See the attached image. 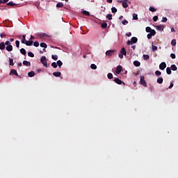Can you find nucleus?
<instances>
[{
    "label": "nucleus",
    "mask_w": 178,
    "mask_h": 178,
    "mask_svg": "<svg viewBox=\"0 0 178 178\" xmlns=\"http://www.w3.org/2000/svg\"><path fill=\"white\" fill-rule=\"evenodd\" d=\"M117 2L119 3L122 4V8H129V4L128 3H131V2L129 1V0H118Z\"/></svg>",
    "instance_id": "obj_1"
},
{
    "label": "nucleus",
    "mask_w": 178,
    "mask_h": 178,
    "mask_svg": "<svg viewBox=\"0 0 178 178\" xmlns=\"http://www.w3.org/2000/svg\"><path fill=\"white\" fill-rule=\"evenodd\" d=\"M40 62L44 67H49V65L47 63V57H45V56L40 58Z\"/></svg>",
    "instance_id": "obj_2"
},
{
    "label": "nucleus",
    "mask_w": 178,
    "mask_h": 178,
    "mask_svg": "<svg viewBox=\"0 0 178 178\" xmlns=\"http://www.w3.org/2000/svg\"><path fill=\"white\" fill-rule=\"evenodd\" d=\"M137 41H138V39L136 37H132L131 40L127 42V45H133V44L137 43Z\"/></svg>",
    "instance_id": "obj_3"
},
{
    "label": "nucleus",
    "mask_w": 178,
    "mask_h": 178,
    "mask_svg": "<svg viewBox=\"0 0 178 178\" xmlns=\"http://www.w3.org/2000/svg\"><path fill=\"white\" fill-rule=\"evenodd\" d=\"M116 54V50H108L106 51V56L108 58H111V56H113Z\"/></svg>",
    "instance_id": "obj_4"
},
{
    "label": "nucleus",
    "mask_w": 178,
    "mask_h": 178,
    "mask_svg": "<svg viewBox=\"0 0 178 178\" xmlns=\"http://www.w3.org/2000/svg\"><path fill=\"white\" fill-rule=\"evenodd\" d=\"M140 83L143 87H147V82H145V78L144 77V76H140Z\"/></svg>",
    "instance_id": "obj_5"
},
{
    "label": "nucleus",
    "mask_w": 178,
    "mask_h": 178,
    "mask_svg": "<svg viewBox=\"0 0 178 178\" xmlns=\"http://www.w3.org/2000/svg\"><path fill=\"white\" fill-rule=\"evenodd\" d=\"M122 70H123V67H122V65L117 66L115 70L116 74H120V73L122 72Z\"/></svg>",
    "instance_id": "obj_6"
},
{
    "label": "nucleus",
    "mask_w": 178,
    "mask_h": 178,
    "mask_svg": "<svg viewBox=\"0 0 178 178\" xmlns=\"http://www.w3.org/2000/svg\"><path fill=\"white\" fill-rule=\"evenodd\" d=\"M159 69H161V70H165V69H166V63H161L159 65Z\"/></svg>",
    "instance_id": "obj_7"
},
{
    "label": "nucleus",
    "mask_w": 178,
    "mask_h": 178,
    "mask_svg": "<svg viewBox=\"0 0 178 178\" xmlns=\"http://www.w3.org/2000/svg\"><path fill=\"white\" fill-rule=\"evenodd\" d=\"M114 81L115 83H116V84H119V85L123 84L124 86L125 84L124 82L122 81V80L119 79L118 78H115L114 79Z\"/></svg>",
    "instance_id": "obj_8"
},
{
    "label": "nucleus",
    "mask_w": 178,
    "mask_h": 178,
    "mask_svg": "<svg viewBox=\"0 0 178 178\" xmlns=\"http://www.w3.org/2000/svg\"><path fill=\"white\" fill-rule=\"evenodd\" d=\"M156 30H159V31H163V29H165V26L163 25H159L156 26Z\"/></svg>",
    "instance_id": "obj_9"
},
{
    "label": "nucleus",
    "mask_w": 178,
    "mask_h": 178,
    "mask_svg": "<svg viewBox=\"0 0 178 178\" xmlns=\"http://www.w3.org/2000/svg\"><path fill=\"white\" fill-rule=\"evenodd\" d=\"M34 41L33 40H26L24 44H26L27 47H31V45H33Z\"/></svg>",
    "instance_id": "obj_10"
},
{
    "label": "nucleus",
    "mask_w": 178,
    "mask_h": 178,
    "mask_svg": "<svg viewBox=\"0 0 178 178\" xmlns=\"http://www.w3.org/2000/svg\"><path fill=\"white\" fill-rule=\"evenodd\" d=\"M120 54L126 56L127 55V51H126V49L124 47H122L120 51Z\"/></svg>",
    "instance_id": "obj_11"
},
{
    "label": "nucleus",
    "mask_w": 178,
    "mask_h": 178,
    "mask_svg": "<svg viewBox=\"0 0 178 178\" xmlns=\"http://www.w3.org/2000/svg\"><path fill=\"white\" fill-rule=\"evenodd\" d=\"M62 73H60V72H55L53 73V76H54V77H60Z\"/></svg>",
    "instance_id": "obj_12"
},
{
    "label": "nucleus",
    "mask_w": 178,
    "mask_h": 178,
    "mask_svg": "<svg viewBox=\"0 0 178 178\" xmlns=\"http://www.w3.org/2000/svg\"><path fill=\"white\" fill-rule=\"evenodd\" d=\"M6 51H8V52H10L13 51V47L11 44H10L6 47Z\"/></svg>",
    "instance_id": "obj_13"
},
{
    "label": "nucleus",
    "mask_w": 178,
    "mask_h": 178,
    "mask_svg": "<svg viewBox=\"0 0 178 178\" xmlns=\"http://www.w3.org/2000/svg\"><path fill=\"white\" fill-rule=\"evenodd\" d=\"M10 74H13L14 76H19V74H17V71L15 70H11Z\"/></svg>",
    "instance_id": "obj_14"
},
{
    "label": "nucleus",
    "mask_w": 178,
    "mask_h": 178,
    "mask_svg": "<svg viewBox=\"0 0 178 178\" xmlns=\"http://www.w3.org/2000/svg\"><path fill=\"white\" fill-rule=\"evenodd\" d=\"M22 63L24 66H31V63H30V61L24 60Z\"/></svg>",
    "instance_id": "obj_15"
},
{
    "label": "nucleus",
    "mask_w": 178,
    "mask_h": 178,
    "mask_svg": "<svg viewBox=\"0 0 178 178\" xmlns=\"http://www.w3.org/2000/svg\"><path fill=\"white\" fill-rule=\"evenodd\" d=\"M8 6H17V3H13V1H10L7 3Z\"/></svg>",
    "instance_id": "obj_16"
},
{
    "label": "nucleus",
    "mask_w": 178,
    "mask_h": 178,
    "mask_svg": "<svg viewBox=\"0 0 178 178\" xmlns=\"http://www.w3.org/2000/svg\"><path fill=\"white\" fill-rule=\"evenodd\" d=\"M134 65L136 67H139V66L141 65V63H140L138 60L134 61Z\"/></svg>",
    "instance_id": "obj_17"
},
{
    "label": "nucleus",
    "mask_w": 178,
    "mask_h": 178,
    "mask_svg": "<svg viewBox=\"0 0 178 178\" xmlns=\"http://www.w3.org/2000/svg\"><path fill=\"white\" fill-rule=\"evenodd\" d=\"M28 76L29 77H34L35 76V72H34L33 71L29 72L28 73Z\"/></svg>",
    "instance_id": "obj_18"
},
{
    "label": "nucleus",
    "mask_w": 178,
    "mask_h": 178,
    "mask_svg": "<svg viewBox=\"0 0 178 178\" xmlns=\"http://www.w3.org/2000/svg\"><path fill=\"white\" fill-rule=\"evenodd\" d=\"M0 49H1V51H3V49H5V42H1L0 43Z\"/></svg>",
    "instance_id": "obj_19"
},
{
    "label": "nucleus",
    "mask_w": 178,
    "mask_h": 178,
    "mask_svg": "<svg viewBox=\"0 0 178 178\" xmlns=\"http://www.w3.org/2000/svg\"><path fill=\"white\" fill-rule=\"evenodd\" d=\"M157 83H158L159 84H162V83H163V78H162V77H159V78L157 79Z\"/></svg>",
    "instance_id": "obj_20"
},
{
    "label": "nucleus",
    "mask_w": 178,
    "mask_h": 178,
    "mask_svg": "<svg viewBox=\"0 0 178 178\" xmlns=\"http://www.w3.org/2000/svg\"><path fill=\"white\" fill-rule=\"evenodd\" d=\"M20 52H21V54H22V55H26V54H27V51H26V49H24V48H22V49H20Z\"/></svg>",
    "instance_id": "obj_21"
},
{
    "label": "nucleus",
    "mask_w": 178,
    "mask_h": 178,
    "mask_svg": "<svg viewBox=\"0 0 178 178\" xmlns=\"http://www.w3.org/2000/svg\"><path fill=\"white\" fill-rule=\"evenodd\" d=\"M27 40H26V35H22V39L21 40L22 44H24Z\"/></svg>",
    "instance_id": "obj_22"
},
{
    "label": "nucleus",
    "mask_w": 178,
    "mask_h": 178,
    "mask_svg": "<svg viewBox=\"0 0 178 178\" xmlns=\"http://www.w3.org/2000/svg\"><path fill=\"white\" fill-rule=\"evenodd\" d=\"M166 73H167V74H172V69H170V67H168L166 68Z\"/></svg>",
    "instance_id": "obj_23"
},
{
    "label": "nucleus",
    "mask_w": 178,
    "mask_h": 178,
    "mask_svg": "<svg viewBox=\"0 0 178 178\" xmlns=\"http://www.w3.org/2000/svg\"><path fill=\"white\" fill-rule=\"evenodd\" d=\"M56 8H63V3L62 2H58L57 4H56Z\"/></svg>",
    "instance_id": "obj_24"
},
{
    "label": "nucleus",
    "mask_w": 178,
    "mask_h": 178,
    "mask_svg": "<svg viewBox=\"0 0 178 178\" xmlns=\"http://www.w3.org/2000/svg\"><path fill=\"white\" fill-rule=\"evenodd\" d=\"M143 59H144V60H148V59H149V55L143 54Z\"/></svg>",
    "instance_id": "obj_25"
},
{
    "label": "nucleus",
    "mask_w": 178,
    "mask_h": 178,
    "mask_svg": "<svg viewBox=\"0 0 178 178\" xmlns=\"http://www.w3.org/2000/svg\"><path fill=\"white\" fill-rule=\"evenodd\" d=\"M171 70H173L174 72H176V70H177V67L176 66V65H171Z\"/></svg>",
    "instance_id": "obj_26"
},
{
    "label": "nucleus",
    "mask_w": 178,
    "mask_h": 178,
    "mask_svg": "<svg viewBox=\"0 0 178 178\" xmlns=\"http://www.w3.org/2000/svg\"><path fill=\"white\" fill-rule=\"evenodd\" d=\"M102 29H106L108 27V24L106 22H104L101 25Z\"/></svg>",
    "instance_id": "obj_27"
},
{
    "label": "nucleus",
    "mask_w": 178,
    "mask_h": 178,
    "mask_svg": "<svg viewBox=\"0 0 178 178\" xmlns=\"http://www.w3.org/2000/svg\"><path fill=\"white\" fill-rule=\"evenodd\" d=\"M133 20H138V15L137 14H133Z\"/></svg>",
    "instance_id": "obj_28"
},
{
    "label": "nucleus",
    "mask_w": 178,
    "mask_h": 178,
    "mask_svg": "<svg viewBox=\"0 0 178 178\" xmlns=\"http://www.w3.org/2000/svg\"><path fill=\"white\" fill-rule=\"evenodd\" d=\"M10 66H14L15 63H13V58H9Z\"/></svg>",
    "instance_id": "obj_29"
},
{
    "label": "nucleus",
    "mask_w": 178,
    "mask_h": 178,
    "mask_svg": "<svg viewBox=\"0 0 178 178\" xmlns=\"http://www.w3.org/2000/svg\"><path fill=\"white\" fill-rule=\"evenodd\" d=\"M145 30L147 33H151V31H152V29L149 26L146 27Z\"/></svg>",
    "instance_id": "obj_30"
},
{
    "label": "nucleus",
    "mask_w": 178,
    "mask_h": 178,
    "mask_svg": "<svg viewBox=\"0 0 178 178\" xmlns=\"http://www.w3.org/2000/svg\"><path fill=\"white\" fill-rule=\"evenodd\" d=\"M107 77H108V79H109L111 80V79H113V74H112V73H108L107 74Z\"/></svg>",
    "instance_id": "obj_31"
},
{
    "label": "nucleus",
    "mask_w": 178,
    "mask_h": 178,
    "mask_svg": "<svg viewBox=\"0 0 178 178\" xmlns=\"http://www.w3.org/2000/svg\"><path fill=\"white\" fill-rule=\"evenodd\" d=\"M149 10L150 12H156V10L155 8L152 7V6H150L149 8Z\"/></svg>",
    "instance_id": "obj_32"
},
{
    "label": "nucleus",
    "mask_w": 178,
    "mask_h": 178,
    "mask_svg": "<svg viewBox=\"0 0 178 178\" xmlns=\"http://www.w3.org/2000/svg\"><path fill=\"white\" fill-rule=\"evenodd\" d=\"M56 63H57V65H58L59 67H60L62 66V65H63V63H62V62L60 61V60H58Z\"/></svg>",
    "instance_id": "obj_33"
},
{
    "label": "nucleus",
    "mask_w": 178,
    "mask_h": 178,
    "mask_svg": "<svg viewBox=\"0 0 178 178\" xmlns=\"http://www.w3.org/2000/svg\"><path fill=\"white\" fill-rule=\"evenodd\" d=\"M90 68L92 69V70H96L97 66L95 65V64H91Z\"/></svg>",
    "instance_id": "obj_34"
},
{
    "label": "nucleus",
    "mask_w": 178,
    "mask_h": 178,
    "mask_svg": "<svg viewBox=\"0 0 178 178\" xmlns=\"http://www.w3.org/2000/svg\"><path fill=\"white\" fill-rule=\"evenodd\" d=\"M152 49L153 51H156L158 49V47L152 44Z\"/></svg>",
    "instance_id": "obj_35"
},
{
    "label": "nucleus",
    "mask_w": 178,
    "mask_h": 178,
    "mask_svg": "<svg viewBox=\"0 0 178 178\" xmlns=\"http://www.w3.org/2000/svg\"><path fill=\"white\" fill-rule=\"evenodd\" d=\"M51 66L54 69H56V67H58V64H57V63H56L55 62H54V63H51Z\"/></svg>",
    "instance_id": "obj_36"
},
{
    "label": "nucleus",
    "mask_w": 178,
    "mask_h": 178,
    "mask_svg": "<svg viewBox=\"0 0 178 178\" xmlns=\"http://www.w3.org/2000/svg\"><path fill=\"white\" fill-rule=\"evenodd\" d=\"M111 12H112V13H116V12H118V9L115 7H113L111 8Z\"/></svg>",
    "instance_id": "obj_37"
},
{
    "label": "nucleus",
    "mask_w": 178,
    "mask_h": 178,
    "mask_svg": "<svg viewBox=\"0 0 178 178\" xmlns=\"http://www.w3.org/2000/svg\"><path fill=\"white\" fill-rule=\"evenodd\" d=\"M28 56H30V58H34V54L31 51L28 52Z\"/></svg>",
    "instance_id": "obj_38"
},
{
    "label": "nucleus",
    "mask_w": 178,
    "mask_h": 178,
    "mask_svg": "<svg viewBox=\"0 0 178 178\" xmlns=\"http://www.w3.org/2000/svg\"><path fill=\"white\" fill-rule=\"evenodd\" d=\"M51 58H52L54 60H58V56H57V55H52V56H51Z\"/></svg>",
    "instance_id": "obj_39"
},
{
    "label": "nucleus",
    "mask_w": 178,
    "mask_h": 178,
    "mask_svg": "<svg viewBox=\"0 0 178 178\" xmlns=\"http://www.w3.org/2000/svg\"><path fill=\"white\" fill-rule=\"evenodd\" d=\"M40 47L42 48H47V44L45 42L40 43Z\"/></svg>",
    "instance_id": "obj_40"
},
{
    "label": "nucleus",
    "mask_w": 178,
    "mask_h": 178,
    "mask_svg": "<svg viewBox=\"0 0 178 178\" xmlns=\"http://www.w3.org/2000/svg\"><path fill=\"white\" fill-rule=\"evenodd\" d=\"M106 19H108V20H112V15L111 14H108L106 15Z\"/></svg>",
    "instance_id": "obj_41"
},
{
    "label": "nucleus",
    "mask_w": 178,
    "mask_h": 178,
    "mask_svg": "<svg viewBox=\"0 0 178 178\" xmlns=\"http://www.w3.org/2000/svg\"><path fill=\"white\" fill-rule=\"evenodd\" d=\"M150 34L154 36L155 35V34H156V31H155V30L152 29V31H150Z\"/></svg>",
    "instance_id": "obj_42"
},
{
    "label": "nucleus",
    "mask_w": 178,
    "mask_h": 178,
    "mask_svg": "<svg viewBox=\"0 0 178 178\" xmlns=\"http://www.w3.org/2000/svg\"><path fill=\"white\" fill-rule=\"evenodd\" d=\"M155 74H156V76H161V74H162V72H161V71H159V70H156L155 72Z\"/></svg>",
    "instance_id": "obj_43"
},
{
    "label": "nucleus",
    "mask_w": 178,
    "mask_h": 178,
    "mask_svg": "<svg viewBox=\"0 0 178 178\" xmlns=\"http://www.w3.org/2000/svg\"><path fill=\"white\" fill-rule=\"evenodd\" d=\"M83 14L85 15L86 16H90V12L86 10L83 11Z\"/></svg>",
    "instance_id": "obj_44"
},
{
    "label": "nucleus",
    "mask_w": 178,
    "mask_h": 178,
    "mask_svg": "<svg viewBox=\"0 0 178 178\" xmlns=\"http://www.w3.org/2000/svg\"><path fill=\"white\" fill-rule=\"evenodd\" d=\"M161 22L163 23H166V22H168V18H166V17H163Z\"/></svg>",
    "instance_id": "obj_45"
},
{
    "label": "nucleus",
    "mask_w": 178,
    "mask_h": 178,
    "mask_svg": "<svg viewBox=\"0 0 178 178\" xmlns=\"http://www.w3.org/2000/svg\"><path fill=\"white\" fill-rule=\"evenodd\" d=\"M15 45H16L17 48H19V47L20 46V41L16 40Z\"/></svg>",
    "instance_id": "obj_46"
},
{
    "label": "nucleus",
    "mask_w": 178,
    "mask_h": 178,
    "mask_svg": "<svg viewBox=\"0 0 178 178\" xmlns=\"http://www.w3.org/2000/svg\"><path fill=\"white\" fill-rule=\"evenodd\" d=\"M122 24H123L124 26H126L127 24H129V22H128L127 20H126V19L123 20V21L122 22Z\"/></svg>",
    "instance_id": "obj_47"
},
{
    "label": "nucleus",
    "mask_w": 178,
    "mask_h": 178,
    "mask_svg": "<svg viewBox=\"0 0 178 178\" xmlns=\"http://www.w3.org/2000/svg\"><path fill=\"white\" fill-rule=\"evenodd\" d=\"M33 45L34 47H40V43L38 41H36L33 42Z\"/></svg>",
    "instance_id": "obj_48"
},
{
    "label": "nucleus",
    "mask_w": 178,
    "mask_h": 178,
    "mask_svg": "<svg viewBox=\"0 0 178 178\" xmlns=\"http://www.w3.org/2000/svg\"><path fill=\"white\" fill-rule=\"evenodd\" d=\"M171 45H172V47H175L176 45V40H172Z\"/></svg>",
    "instance_id": "obj_49"
},
{
    "label": "nucleus",
    "mask_w": 178,
    "mask_h": 178,
    "mask_svg": "<svg viewBox=\"0 0 178 178\" xmlns=\"http://www.w3.org/2000/svg\"><path fill=\"white\" fill-rule=\"evenodd\" d=\"M1 38H6V33H1L0 34Z\"/></svg>",
    "instance_id": "obj_50"
},
{
    "label": "nucleus",
    "mask_w": 178,
    "mask_h": 178,
    "mask_svg": "<svg viewBox=\"0 0 178 178\" xmlns=\"http://www.w3.org/2000/svg\"><path fill=\"white\" fill-rule=\"evenodd\" d=\"M170 58H172V59H176V54H170Z\"/></svg>",
    "instance_id": "obj_51"
},
{
    "label": "nucleus",
    "mask_w": 178,
    "mask_h": 178,
    "mask_svg": "<svg viewBox=\"0 0 178 178\" xmlns=\"http://www.w3.org/2000/svg\"><path fill=\"white\" fill-rule=\"evenodd\" d=\"M153 22H158V16L155 15L153 17Z\"/></svg>",
    "instance_id": "obj_52"
},
{
    "label": "nucleus",
    "mask_w": 178,
    "mask_h": 178,
    "mask_svg": "<svg viewBox=\"0 0 178 178\" xmlns=\"http://www.w3.org/2000/svg\"><path fill=\"white\" fill-rule=\"evenodd\" d=\"M147 37L148 40H151V38H152V35L151 33L147 34Z\"/></svg>",
    "instance_id": "obj_53"
},
{
    "label": "nucleus",
    "mask_w": 178,
    "mask_h": 178,
    "mask_svg": "<svg viewBox=\"0 0 178 178\" xmlns=\"http://www.w3.org/2000/svg\"><path fill=\"white\" fill-rule=\"evenodd\" d=\"M125 35L127 37H131V32H129V33H126Z\"/></svg>",
    "instance_id": "obj_54"
},
{
    "label": "nucleus",
    "mask_w": 178,
    "mask_h": 178,
    "mask_svg": "<svg viewBox=\"0 0 178 178\" xmlns=\"http://www.w3.org/2000/svg\"><path fill=\"white\" fill-rule=\"evenodd\" d=\"M4 44H5V45H7V47H8V46L10 45V42L7 40Z\"/></svg>",
    "instance_id": "obj_55"
},
{
    "label": "nucleus",
    "mask_w": 178,
    "mask_h": 178,
    "mask_svg": "<svg viewBox=\"0 0 178 178\" xmlns=\"http://www.w3.org/2000/svg\"><path fill=\"white\" fill-rule=\"evenodd\" d=\"M173 86H174L173 82H171L170 84V86L168 87V88H170V89L172 88Z\"/></svg>",
    "instance_id": "obj_56"
},
{
    "label": "nucleus",
    "mask_w": 178,
    "mask_h": 178,
    "mask_svg": "<svg viewBox=\"0 0 178 178\" xmlns=\"http://www.w3.org/2000/svg\"><path fill=\"white\" fill-rule=\"evenodd\" d=\"M123 55L124 54H122L121 53L118 55V56H119V58H120V59H123Z\"/></svg>",
    "instance_id": "obj_57"
},
{
    "label": "nucleus",
    "mask_w": 178,
    "mask_h": 178,
    "mask_svg": "<svg viewBox=\"0 0 178 178\" xmlns=\"http://www.w3.org/2000/svg\"><path fill=\"white\" fill-rule=\"evenodd\" d=\"M7 2H9V0H3L2 3H7Z\"/></svg>",
    "instance_id": "obj_58"
},
{
    "label": "nucleus",
    "mask_w": 178,
    "mask_h": 178,
    "mask_svg": "<svg viewBox=\"0 0 178 178\" xmlns=\"http://www.w3.org/2000/svg\"><path fill=\"white\" fill-rule=\"evenodd\" d=\"M40 37H47V34L45 33L40 34Z\"/></svg>",
    "instance_id": "obj_59"
},
{
    "label": "nucleus",
    "mask_w": 178,
    "mask_h": 178,
    "mask_svg": "<svg viewBox=\"0 0 178 178\" xmlns=\"http://www.w3.org/2000/svg\"><path fill=\"white\" fill-rule=\"evenodd\" d=\"M106 2H107L108 3H112L113 0H106Z\"/></svg>",
    "instance_id": "obj_60"
},
{
    "label": "nucleus",
    "mask_w": 178,
    "mask_h": 178,
    "mask_svg": "<svg viewBox=\"0 0 178 178\" xmlns=\"http://www.w3.org/2000/svg\"><path fill=\"white\" fill-rule=\"evenodd\" d=\"M171 31L172 33H175L176 31L175 30V28H171Z\"/></svg>",
    "instance_id": "obj_61"
},
{
    "label": "nucleus",
    "mask_w": 178,
    "mask_h": 178,
    "mask_svg": "<svg viewBox=\"0 0 178 178\" xmlns=\"http://www.w3.org/2000/svg\"><path fill=\"white\" fill-rule=\"evenodd\" d=\"M131 48H132V49H134V51L136 50V45L131 46Z\"/></svg>",
    "instance_id": "obj_62"
},
{
    "label": "nucleus",
    "mask_w": 178,
    "mask_h": 178,
    "mask_svg": "<svg viewBox=\"0 0 178 178\" xmlns=\"http://www.w3.org/2000/svg\"><path fill=\"white\" fill-rule=\"evenodd\" d=\"M30 40H34V36L31 35Z\"/></svg>",
    "instance_id": "obj_63"
},
{
    "label": "nucleus",
    "mask_w": 178,
    "mask_h": 178,
    "mask_svg": "<svg viewBox=\"0 0 178 178\" xmlns=\"http://www.w3.org/2000/svg\"><path fill=\"white\" fill-rule=\"evenodd\" d=\"M22 63H18L19 67H22Z\"/></svg>",
    "instance_id": "obj_64"
}]
</instances>
